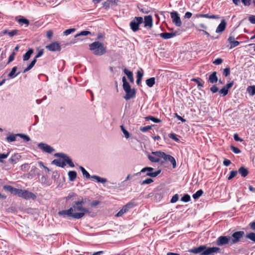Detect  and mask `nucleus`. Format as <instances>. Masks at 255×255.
Wrapping results in <instances>:
<instances>
[{
  "label": "nucleus",
  "instance_id": "nucleus-1",
  "mask_svg": "<svg viewBox=\"0 0 255 255\" xmlns=\"http://www.w3.org/2000/svg\"><path fill=\"white\" fill-rule=\"evenodd\" d=\"M86 198H82L79 201H76L69 209L60 211L58 214L63 217L67 216L74 219H81L86 213H90L88 209L83 207V204L86 202Z\"/></svg>",
  "mask_w": 255,
  "mask_h": 255
},
{
  "label": "nucleus",
  "instance_id": "nucleus-2",
  "mask_svg": "<svg viewBox=\"0 0 255 255\" xmlns=\"http://www.w3.org/2000/svg\"><path fill=\"white\" fill-rule=\"evenodd\" d=\"M89 49L97 56H101L106 53V47L99 41H95L89 45Z\"/></svg>",
  "mask_w": 255,
  "mask_h": 255
},
{
  "label": "nucleus",
  "instance_id": "nucleus-3",
  "mask_svg": "<svg viewBox=\"0 0 255 255\" xmlns=\"http://www.w3.org/2000/svg\"><path fill=\"white\" fill-rule=\"evenodd\" d=\"M154 169L150 167H145L143 168L140 172L134 173L132 176H137L141 174V173H145V175L144 176H150L151 177H155L158 176L161 172L160 170H158L156 171L153 172Z\"/></svg>",
  "mask_w": 255,
  "mask_h": 255
},
{
  "label": "nucleus",
  "instance_id": "nucleus-4",
  "mask_svg": "<svg viewBox=\"0 0 255 255\" xmlns=\"http://www.w3.org/2000/svg\"><path fill=\"white\" fill-rule=\"evenodd\" d=\"M165 153L160 151H153L151 155H148L149 160L152 162H158L161 159H163Z\"/></svg>",
  "mask_w": 255,
  "mask_h": 255
},
{
  "label": "nucleus",
  "instance_id": "nucleus-5",
  "mask_svg": "<svg viewBox=\"0 0 255 255\" xmlns=\"http://www.w3.org/2000/svg\"><path fill=\"white\" fill-rule=\"evenodd\" d=\"M80 169H81L83 176H85L87 178H91L92 179L96 180L97 182H100L102 183H105L107 181V179L104 178H101L97 175L90 176V174L82 166H80Z\"/></svg>",
  "mask_w": 255,
  "mask_h": 255
},
{
  "label": "nucleus",
  "instance_id": "nucleus-6",
  "mask_svg": "<svg viewBox=\"0 0 255 255\" xmlns=\"http://www.w3.org/2000/svg\"><path fill=\"white\" fill-rule=\"evenodd\" d=\"M143 21L142 17H135L130 22L129 25L131 29L133 32H136L139 29V24Z\"/></svg>",
  "mask_w": 255,
  "mask_h": 255
},
{
  "label": "nucleus",
  "instance_id": "nucleus-7",
  "mask_svg": "<svg viewBox=\"0 0 255 255\" xmlns=\"http://www.w3.org/2000/svg\"><path fill=\"white\" fill-rule=\"evenodd\" d=\"M244 235L245 233L244 231H238L233 233L230 238V245L235 244L239 242Z\"/></svg>",
  "mask_w": 255,
  "mask_h": 255
},
{
  "label": "nucleus",
  "instance_id": "nucleus-8",
  "mask_svg": "<svg viewBox=\"0 0 255 255\" xmlns=\"http://www.w3.org/2000/svg\"><path fill=\"white\" fill-rule=\"evenodd\" d=\"M54 156L62 158L65 162H66L70 167H74V164L71 159L66 154L63 153H56L54 154Z\"/></svg>",
  "mask_w": 255,
  "mask_h": 255
},
{
  "label": "nucleus",
  "instance_id": "nucleus-9",
  "mask_svg": "<svg viewBox=\"0 0 255 255\" xmlns=\"http://www.w3.org/2000/svg\"><path fill=\"white\" fill-rule=\"evenodd\" d=\"M19 197L23 198L26 200H28L29 199H35L36 198V196L35 194L31 192H29L26 190H22L21 189Z\"/></svg>",
  "mask_w": 255,
  "mask_h": 255
},
{
  "label": "nucleus",
  "instance_id": "nucleus-10",
  "mask_svg": "<svg viewBox=\"0 0 255 255\" xmlns=\"http://www.w3.org/2000/svg\"><path fill=\"white\" fill-rule=\"evenodd\" d=\"M134 204L130 202L124 206L122 209L116 215V217H119L122 216L125 213H127L129 209L133 208Z\"/></svg>",
  "mask_w": 255,
  "mask_h": 255
},
{
  "label": "nucleus",
  "instance_id": "nucleus-11",
  "mask_svg": "<svg viewBox=\"0 0 255 255\" xmlns=\"http://www.w3.org/2000/svg\"><path fill=\"white\" fill-rule=\"evenodd\" d=\"M230 238L231 236H220L217 239L216 244L218 246L230 244Z\"/></svg>",
  "mask_w": 255,
  "mask_h": 255
},
{
  "label": "nucleus",
  "instance_id": "nucleus-12",
  "mask_svg": "<svg viewBox=\"0 0 255 255\" xmlns=\"http://www.w3.org/2000/svg\"><path fill=\"white\" fill-rule=\"evenodd\" d=\"M45 48L50 51H60L61 50V46L57 42H53L49 45H46Z\"/></svg>",
  "mask_w": 255,
  "mask_h": 255
},
{
  "label": "nucleus",
  "instance_id": "nucleus-13",
  "mask_svg": "<svg viewBox=\"0 0 255 255\" xmlns=\"http://www.w3.org/2000/svg\"><path fill=\"white\" fill-rule=\"evenodd\" d=\"M171 17L172 19V21L177 26H180L181 25V21L180 18L176 11H173L170 13Z\"/></svg>",
  "mask_w": 255,
  "mask_h": 255
},
{
  "label": "nucleus",
  "instance_id": "nucleus-14",
  "mask_svg": "<svg viewBox=\"0 0 255 255\" xmlns=\"http://www.w3.org/2000/svg\"><path fill=\"white\" fill-rule=\"evenodd\" d=\"M38 146L40 149L47 153H51L54 151L53 148L44 143L41 142L39 143Z\"/></svg>",
  "mask_w": 255,
  "mask_h": 255
},
{
  "label": "nucleus",
  "instance_id": "nucleus-15",
  "mask_svg": "<svg viewBox=\"0 0 255 255\" xmlns=\"http://www.w3.org/2000/svg\"><path fill=\"white\" fill-rule=\"evenodd\" d=\"M220 249L218 247H212L206 248L201 253L202 255H210L213 253H219Z\"/></svg>",
  "mask_w": 255,
  "mask_h": 255
},
{
  "label": "nucleus",
  "instance_id": "nucleus-16",
  "mask_svg": "<svg viewBox=\"0 0 255 255\" xmlns=\"http://www.w3.org/2000/svg\"><path fill=\"white\" fill-rule=\"evenodd\" d=\"M3 188L5 190L10 192L13 195L19 196L21 189L14 188L10 185H4Z\"/></svg>",
  "mask_w": 255,
  "mask_h": 255
},
{
  "label": "nucleus",
  "instance_id": "nucleus-17",
  "mask_svg": "<svg viewBox=\"0 0 255 255\" xmlns=\"http://www.w3.org/2000/svg\"><path fill=\"white\" fill-rule=\"evenodd\" d=\"M205 17L210 19H219L220 16L217 15L209 14H200L197 13L194 15V18Z\"/></svg>",
  "mask_w": 255,
  "mask_h": 255
},
{
  "label": "nucleus",
  "instance_id": "nucleus-18",
  "mask_svg": "<svg viewBox=\"0 0 255 255\" xmlns=\"http://www.w3.org/2000/svg\"><path fill=\"white\" fill-rule=\"evenodd\" d=\"M226 25L227 22H226V20L224 19H223L221 20V23L218 26L216 30V32L217 33H222L225 30Z\"/></svg>",
  "mask_w": 255,
  "mask_h": 255
},
{
  "label": "nucleus",
  "instance_id": "nucleus-19",
  "mask_svg": "<svg viewBox=\"0 0 255 255\" xmlns=\"http://www.w3.org/2000/svg\"><path fill=\"white\" fill-rule=\"evenodd\" d=\"M144 27H149L151 28L152 27V17L150 15L145 16L144 18Z\"/></svg>",
  "mask_w": 255,
  "mask_h": 255
},
{
  "label": "nucleus",
  "instance_id": "nucleus-20",
  "mask_svg": "<svg viewBox=\"0 0 255 255\" xmlns=\"http://www.w3.org/2000/svg\"><path fill=\"white\" fill-rule=\"evenodd\" d=\"M125 92L126 93V94L124 98L126 100H128L134 97L135 96V91L134 89L127 90Z\"/></svg>",
  "mask_w": 255,
  "mask_h": 255
},
{
  "label": "nucleus",
  "instance_id": "nucleus-21",
  "mask_svg": "<svg viewBox=\"0 0 255 255\" xmlns=\"http://www.w3.org/2000/svg\"><path fill=\"white\" fill-rule=\"evenodd\" d=\"M163 160L164 161H170L171 163V164H172L173 167V168L176 167V160L173 156H172L170 155H167L166 153H165L164 158H163Z\"/></svg>",
  "mask_w": 255,
  "mask_h": 255
},
{
  "label": "nucleus",
  "instance_id": "nucleus-22",
  "mask_svg": "<svg viewBox=\"0 0 255 255\" xmlns=\"http://www.w3.org/2000/svg\"><path fill=\"white\" fill-rule=\"evenodd\" d=\"M206 247L205 246H200L197 248H195L189 250V252L194 254H197L199 253H202L205 249H206Z\"/></svg>",
  "mask_w": 255,
  "mask_h": 255
},
{
  "label": "nucleus",
  "instance_id": "nucleus-23",
  "mask_svg": "<svg viewBox=\"0 0 255 255\" xmlns=\"http://www.w3.org/2000/svg\"><path fill=\"white\" fill-rule=\"evenodd\" d=\"M160 36L164 39H168L171 38L173 37L176 35V33L174 32H163L161 33L160 34Z\"/></svg>",
  "mask_w": 255,
  "mask_h": 255
},
{
  "label": "nucleus",
  "instance_id": "nucleus-24",
  "mask_svg": "<svg viewBox=\"0 0 255 255\" xmlns=\"http://www.w3.org/2000/svg\"><path fill=\"white\" fill-rule=\"evenodd\" d=\"M228 40L231 44L230 49L237 46L240 44V42L235 40V38L233 36H230Z\"/></svg>",
  "mask_w": 255,
  "mask_h": 255
},
{
  "label": "nucleus",
  "instance_id": "nucleus-25",
  "mask_svg": "<svg viewBox=\"0 0 255 255\" xmlns=\"http://www.w3.org/2000/svg\"><path fill=\"white\" fill-rule=\"evenodd\" d=\"M217 72H213L209 77L208 81L212 84L216 83L218 81V78L217 77Z\"/></svg>",
  "mask_w": 255,
  "mask_h": 255
},
{
  "label": "nucleus",
  "instance_id": "nucleus-26",
  "mask_svg": "<svg viewBox=\"0 0 255 255\" xmlns=\"http://www.w3.org/2000/svg\"><path fill=\"white\" fill-rule=\"evenodd\" d=\"M17 69V68L16 66H14L12 68L11 71L8 74V76L10 78H14L16 77L18 75H19L20 73V72H18L16 74H15V72Z\"/></svg>",
  "mask_w": 255,
  "mask_h": 255
},
{
  "label": "nucleus",
  "instance_id": "nucleus-27",
  "mask_svg": "<svg viewBox=\"0 0 255 255\" xmlns=\"http://www.w3.org/2000/svg\"><path fill=\"white\" fill-rule=\"evenodd\" d=\"M52 164H54L57 166L63 168L66 165V163L61 161L60 159H54L52 161Z\"/></svg>",
  "mask_w": 255,
  "mask_h": 255
},
{
  "label": "nucleus",
  "instance_id": "nucleus-28",
  "mask_svg": "<svg viewBox=\"0 0 255 255\" xmlns=\"http://www.w3.org/2000/svg\"><path fill=\"white\" fill-rule=\"evenodd\" d=\"M77 172L75 171H70L68 173L69 179L70 181H74L77 177Z\"/></svg>",
  "mask_w": 255,
  "mask_h": 255
},
{
  "label": "nucleus",
  "instance_id": "nucleus-29",
  "mask_svg": "<svg viewBox=\"0 0 255 255\" xmlns=\"http://www.w3.org/2000/svg\"><path fill=\"white\" fill-rule=\"evenodd\" d=\"M20 158L21 156L19 154H15L9 158V161L11 163H15L20 159Z\"/></svg>",
  "mask_w": 255,
  "mask_h": 255
},
{
  "label": "nucleus",
  "instance_id": "nucleus-30",
  "mask_svg": "<svg viewBox=\"0 0 255 255\" xmlns=\"http://www.w3.org/2000/svg\"><path fill=\"white\" fill-rule=\"evenodd\" d=\"M33 53V50L31 48L29 49L28 50V51L23 56V61L28 60L30 58L31 55Z\"/></svg>",
  "mask_w": 255,
  "mask_h": 255
},
{
  "label": "nucleus",
  "instance_id": "nucleus-31",
  "mask_svg": "<svg viewBox=\"0 0 255 255\" xmlns=\"http://www.w3.org/2000/svg\"><path fill=\"white\" fill-rule=\"evenodd\" d=\"M124 72L127 76V77L129 79V81L131 82H133L134 79H133V74H132V72L128 70L127 69L125 68L124 70Z\"/></svg>",
  "mask_w": 255,
  "mask_h": 255
},
{
  "label": "nucleus",
  "instance_id": "nucleus-32",
  "mask_svg": "<svg viewBox=\"0 0 255 255\" xmlns=\"http://www.w3.org/2000/svg\"><path fill=\"white\" fill-rule=\"evenodd\" d=\"M239 172L244 177L247 176L249 173L248 169L243 166L239 169Z\"/></svg>",
  "mask_w": 255,
  "mask_h": 255
},
{
  "label": "nucleus",
  "instance_id": "nucleus-33",
  "mask_svg": "<svg viewBox=\"0 0 255 255\" xmlns=\"http://www.w3.org/2000/svg\"><path fill=\"white\" fill-rule=\"evenodd\" d=\"M247 91L248 92L249 94L251 96H253L255 95V86H250L247 89Z\"/></svg>",
  "mask_w": 255,
  "mask_h": 255
},
{
  "label": "nucleus",
  "instance_id": "nucleus-34",
  "mask_svg": "<svg viewBox=\"0 0 255 255\" xmlns=\"http://www.w3.org/2000/svg\"><path fill=\"white\" fill-rule=\"evenodd\" d=\"M36 60L35 59H34L31 63L29 64V65L24 69L23 73H26L27 71H29L30 69H31L34 66L35 63L36 62Z\"/></svg>",
  "mask_w": 255,
  "mask_h": 255
},
{
  "label": "nucleus",
  "instance_id": "nucleus-35",
  "mask_svg": "<svg viewBox=\"0 0 255 255\" xmlns=\"http://www.w3.org/2000/svg\"><path fill=\"white\" fill-rule=\"evenodd\" d=\"M146 84L149 87H152L155 84V78L154 77L150 78L146 80Z\"/></svg>",
  "mask_w": 255,
  "mask_h": 255
},
{
  "label": "nucleus",
  "instance_id": "nucleus-36",
  "mask_svg": "<svg viewBox=\"0 0 255 255\" xmlns=\"http://www.w3.org/2000/svg\"><path fill=\"white\" fill-rule=\"evenodd\" d=\"M146 121L151 120L155 123H159L161 122V120L159 119L154 118L152 116H148L145 118Z\"/></svg>",
  "mask_w": 255,
  "mask_h": 255
},
{
  "label": "nucleus",
  "instance_id": "nucleus-37",
  "mask_svg": "<svg viewBox=\"0 0 255 255\" xmlns=\"http://www.w3.org/2000/svg\"><path fill=\"white\" fill-rule=\"evenodd\" d=\"M18 136L17 134H11L6 137V140L8 142H12L16 140V137Z\"/></svg>",
  "mask_w": 255,
  "mask_h": 255
},
{
  "label": "nucleus",
  "instance_id": "nucleus-38",
  "mask_svg": "<svg viewBox=\"0 0 255 255\" xmlns=\"http://www.w3.org/2000/svg\"><path fill=\"white\" fill-rule=\"evenodd\" d=\"M203 193V191L202 190L200 189L197 191L193 195V198L194 199H198Z\"/></svg>",
  "mask_w": 255,
  "mask_h": 255
},
{
  "label": "nucleus",
  "instance_id": "nucleus-39",
  "mask_svg": "<svg viewBox=\"0 0 255 255\" xmlns=\"http://www.w3.org/2000/svg\"><path fill=\"white\" fill-rule=\"evenodd\" d=\"M17 20L19 23L24 24L26 26H28L29 24V20L25 18H23V17L19 18V19H17Z\"/></svg>",
  "mask_w": 255,
  "mask_h": 255
},
{
  "label": "nucleus",
  "instance_id": "nucleus-40",
  "mask_svg": "<svg viewBox=\"0 0 255 255\" xmlns=\"http://www.w3.org/2000/svg\"><path fill=\"white\" fill-rule=\"evenodd\" d=\"M247 239L251 240V241L255 242V233H250L246 235V237Z\"/></svg>",
  "mask_w": 255,
  "mask_h": 255
},
{
  "label": "nucleus",
  "instance_id": "nucleus-41",
  "mask_svg": "<svg viewBox=\"0 0 255 255\" xmlns=\"http://www.w3.org/2000/svg\"><path fill=\"white\" fill-rule=\"evenodd\" d=\"M195 27L197 30L200 31L203 30V29H201V28L205 29H206L207 28V26L203 23L200 24L198 25L195 26Z\"/></svg>",
  "mask_w": 255,
  "mask_h": 255
},
{
  "label": "nucleus",
  "instance_id": "nucleus-42",
  "mask_svg": "<svg viewBox=\"0 0 255 255\" xmlns=\"http://www.w3.org/2000/svg\"><path fill=\"white\" fill-rule=\"evenodd\" d=\"M90 34H91L90 31L84 30V31H81L80 33L75 35V37H79L80 36H86V35H88Z\"/></svg>",
  "mask_w": 255,
  "mask_h": 255
},
{
  "label": "nucleus",
  "instance_id": "nucleus-43",
  "mask_svg": "<svg viewBox=\"0 0 255 255\" xmlns=\"http://www.w3.org/2000/svg\"><path fill=\"white\" fill-rule=\"evenodd\" d=\"M17 135H18V136L20 137L21 138L23 139L24 140H25L26 141H28L30 140V137L26 134H22V133H17Z\"/></svg>",
  "mask_w": 255,
  "mask_h": 255
},
{
  "label": "nucleus",
  "instance_id": "nucleus-44",
  "mask_svg": "<svg viewBox=\"0 0 255 255\" xmlns=\"http://www.w3.org/2000/svg\"><path fill=\"white\" fill-rule=\"evenodd\" d=\"M121 128L122 131L123 132L126 138H128L129 137V132L125 128L124 126H121Z\"/></svg>",
  "mask_w": 255,
  "mask_h": 255
},
{
  "label": "nucleus",
  "instance_id": "nucleus-45",
  "mask_svg": "<svg viewBox=\"0 0 255 255\" xmlns=\"http://www.w3.org/2000/svg\"><path fill=\"white\" fill-rule=\"evenodd\" d=\"M237 173H238V171L236 170H233V171H231L230 175L228 178V179L229 180H231L232 178H233L237 175Z\"/></svg>",
  "mask_w": 255,
  "mask_h": 255
},
{
  "label": "nucleus",
  "instance_id": "nucleus-46",
  "mask_svg": "<svg viewBox=\"0 0 255 255\" xmlns=\"http://www.w3.org/2000/svg\"><path fill=\"white\" fill-rule=\"evenodd\" d=\"M228 91L229 90L224 86L219 91V93L222 94L223 96H225L228 94Z\"/></svg>",
  "mask_w": 255,
  "mask_h": 255
},
{
  "label": "nucleus",
  "instance_id": "nucleus-47",
  "mask_svg": "<svg viewBox=\"0 0 255 255\" xmlns=\"http://www.w3.org/2000/svg\"><path fill=\"white\" fill-rule=\"evenodd\" d=\"M181 201L184 202H188L190 201V196L187 194H184L181 198Z\"/></svg>",
  "mask_w": 255,
  "mask_h": 255
},
{
  "label": "nucleus",
  "instance_id": "nucleus-48",
  "mask_svg": "<svg viewBox=\"0 0 255 255\" xmlns=\"http://www.w3.org/2000/svg\"><path fill=\"white\" fill-rule=\"evenodd\" d=\"M230 148L231 150L236 154H239L241 152V150L240 149L233 145H231Z\"/></svg>",
  "mask_w": 255,
  "mask_h": 255
},
{
  "label": "nucleus",
  "instance_id": "nucleus-49",
  "mask_svg": "<svg viewBox=\"0 0 255 255\" xmlns=\"http://www.w3.org/2000/svg\"><path fill=\"white\" fill-rule=\"evenodd\" d=\"M192 81L196 82L198 87H203V84L201 83V79L200 78H193Z\"/></svg>",
  "mask_w": 255,
  "mask_h": 255
},
{
  "label": "nucleus",
  "instance_id": "nucleus-50",
  "mask_svg": "<svg viewBox=\"0 0 255 255\" xmlns=\"http://www.w3.org/2000/svg\"><path fill=\"white\" fill-rule=\"evenodd\" d=\"M9 152H7V153H0V162H3V159L6 158L9 155Z\"/></svg>",
  "mask_w": 255,
  "mask_h": 255
},
{
  "label": "nucleus",
  "instance_id": "nucleus-51",
  "mask_svg": "<svg viewBox=\"0 0 255 255\" xmlns=\"http://www.w3.org/2000/svg\"><path fill=\"white\" fill-rule=\"evenodd\" d=\"M153 182V180L151 178H147L141 182V185L149 184Z\"/></svg>",
  "mask_w": 255,
  "mask_h": 255
},
{
  "label": "nucleus",
  "instance_id": "nucleus-52",
  "mask_svg": "<svg viewBox=\"0 0 255 255\" xmlns=\"http://www.w3.org/2000/svg\"><path fill=\"white\" fill-rule=\"evenodd\" d=\"M75 30L76 29L75 28L68 29L64 31L63 34L65 35H68L70 34V33H71L72 32L75 31Z\"/></svg>",
  "mask_w": 255,
  "mask_h": 255
},
{
  "label": "nucleus",
  "instance_id": "nucleus-53",
  "mask_svg": "<svg viewBox=\"0 0 255 255\" xmlns=\"http://www.w3.org/2000/svg\"><path fill=\"white\" fill-rule=\"evenodd\" d=\"M18 30L16 29L12 30V31L8 32V34L10 37H13V36L18 34Z\"/></svg>",
  "mask_w": 255,
  "mask_h": 255
},
{
  "label": "nucleus",
  "instance_id": "nucleus-54",
  "mask_svg": "<svg viewBox=\"0 0 255 255\" xmlns=\"http://www.w3.org/2000/svg\"><path fill=\"white\" fill-rule=\"evenodd\" d=\"M179 196L178 194H175L170 200V202L172 203H174L176 202L178 200Z\"/></svg>",
  "mask_w": 255,
  "mask_h": 255
},
{
  "label": "nucleus",
  "instance_id": "nucleus-55",
  "mask_svg": "<svg viewBox=\"0 0 255 255\" xmlns=\"http://www.w3.org/2000/svg\"><path fill=\"white\" fill-rule=\"evenodd\" d=\"M230 68L229 67L226 68L224 69L223 71V74L225 76L227 77L230 75Z\"/></svg>",
  "mask_w": 255,
  "mask_h": 255
},
{
  "label": "nucleus",
  "instance_id": "nucleus-56",
  "mask_svg": "<svg viewBox=\"0 0 255 255\" xmlns=\"http://www.w3.org/2000/svg\"><path fill=\"white\" fill-rule=\"evenodd\" d=\"M151 128V127L150 126H147L143 127H141L140 128V131L142 132H146L148 131V130L150 129Z\"/></svg>",
  "mask_w": 255,
  "mask_h": 255
},
{
  "label": "nucleus",
  "instance_id": "nucleus-57",
  "mask_svg": "<svg viewBox=\"0 0 255 255\" xmlns=\"http://www.w3.org/2000/svg\"><path fill=\"white\" fill-rule=\"evenodd\" d=\"M15 55V53L13 52L9 55L8 57V61L7 64H9L10 62H12L14 60Z\"/></svg>",
  "mask_w": 255,
  "mask_h": 255
},
{
  "label": "nucleus",
  "instance_id": "nucleus-58",
  "mask_svg": "<svg viewBox=\"0 0 255 255\" xmlns=\"http://www.w3.org/2000/svg\"><path fill=\"white\" fill-rule=\"evenodd\" d=\"M123 89L125 91H127V90H128L131 89L130 86L128 83L123 84Z\"/></svg>",
  "mask_w": 255,
  "mask_h": 255
},
{
  "label": "nucleus",
  "instance_id": "nucleus-59",
  "mask_svg": "<svg viewBox=\"0 0 255 255\" xmlns=\"http://www.w3.org/2000/svg\"><path fill=\"white\" fill-rule=\"evenodd\" d=\"M249 20L252 24H255V15H251L249 17Z\"/></svg>",
  "mask_w": 255,
  "mask_h": 255
},
{
  "label": "nucleus",
  "instance_id": "nucleus-60",
  "mask_svg": "<svg viewBox=\"0 0 255 255\" xmlns=\"http://www.w3.org/2000/svg\"><path fill=\"white\" fill-rule=\"evenodd\" d=\"M169 137L175 141H178L179 139L176 137V135L175 133H170L169 135Z\"/></svg>",
  "mask_w": 255,
  "mask_h": 255
},
{
  "label": "nucleus",
  "instance_id": "nucleus-61",
  "mask_svg": "<svg viewBox=\"0 0 255 255\" xmlns=\"http://www.w3.org/2000/svg\"><path fill=\"white\" fill-rule=\"evenodd\" d=\"M234 139L237 141H243V139L241 138H240L237 133H235L234 135Z\"/></svg>",
  "mask_w": 255,
  "mask_h": 255
},
{
  "label": "nucleus",
  "instance_id": "nucleus-62",
  "mask_svg": "<svg viewBox=\"0 0 255 255\" xmlns=\"http://www.w3.org/2000/svg\"><path fill=\"white\" fill-rule=\"evenodd\" d=\"M223 62V60L221 58H217L214 62L213 63L216 65H219L222 64Z\"/></svg>",
  "mask_w": 255,
  "mask_h": 255
},
{
  "label": "nucleus",
  "instance_id": "nucleus-63",
  "mask_svg": "<svg viewBox=\"0 0 255 255\" xmlns=\"http://www.w3.org/2000/svg\"><path fill=\"white\" fill-rule=\"evenodd\" d=\"M245 6H249L251 3V0H241Z\"/></svg>",
  "mask_w": 255,
  "mask_h": 255
},
{
  "label": "nucleus",
  "instance_id": "nucleus-64",
  "mask_svg": "<svg viewBox=\"0 0 255 255\" xmlns=\"http://www.w3.org/2000/svg\"><path fill=\"white\" fill-rule=\"evenodd\" d=\"M210 90L214 93H216L218 90V88L216 85H213L210 89Z\"/></svg>",
  "mask_w": 255,
  "mask_h": 255
}]
</instances>
